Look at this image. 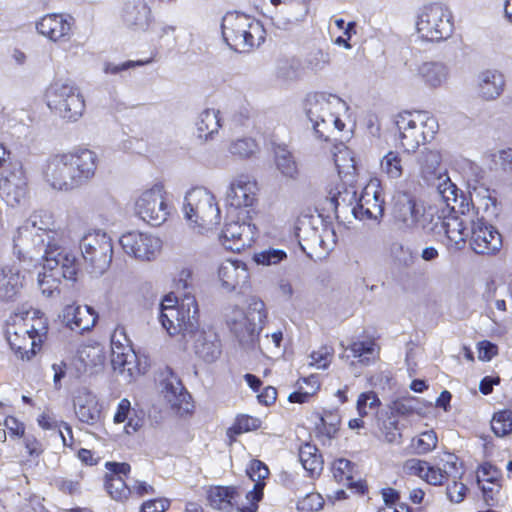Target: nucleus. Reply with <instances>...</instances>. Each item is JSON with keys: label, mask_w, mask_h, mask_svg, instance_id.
<instances>
[{"label": "nucleus", "mask_w": 512, "mask_h": 512, "mask_svg": "<svg viewBox=\"0 0 512 512\" xmlns=\"http://www.w3.org/2000/svg\"><path fill=\"white\" fill-rule=\"evenodd\" d=\"M59 232L53 216L45 210L33 212L12 236V252L19 262L43 258L38 284L48 297L58 290L61 279L74 280L78 271L76 256L57 244Z\"/></svg>", "instance_id": "obj_1"}, {"label": "nucleus", "mask_w": 512, "mask_h": 512, "mask_svg": "<svg viewBox=\"0 0 512 512\" xmlns=\"http://www.w3.org/2000/svg\"><path fill=\"white\" fill-rule=\"evenodd\" d=\"M97 166V154L82 148L50 156L42 174L51 189L69 192L89 182L94 177Z\"/></svg>", "instance_id": "obj_2"}, {"label": "nucleus", "mask_w": 512, "mask_h": 512, "mask_svg": "<svg viewBox=\"0 0 512 512\" xmlns=\"http://www.w3.org/2000/svg\"><path fill=\"white\" fill-rule=\"evenodd\" d=\"M47 333V318L39 310L29 309L10 317L5 336L16 357L29 361L41 350Z\"/></svg>", "instance_id": "obj_3"}, {"label": "nucleus", "mask_w": 512, "mask_h": 512, "mask_svg": "<svg viewBox=\"0 0 512 512\" xmlns=\"http://www.w3.org/2000/svg\"><path fill=\"white\" fill-rule=\"evenodd\" d=\"M303 108L319 137L328 139L333 132H341L346 126L349 106L336 94L310 93L304 100Z\"/></svg>", "instance_id": "obj_4"}, {"label": "nucleus", "mask_w": 512, "mask_h": 512, "mask_svg": "<svg viewBox=\"0 0 512 512\" xmlns=\"http://www.w3.org/2000/svg\"><path fill=\"white\" fill-rule=\"evenodd\" d=\"M182 210L189 228L197 234H208L221 222L216 197L203 187L192 188L186 193Z\"/></svg>", "instance_id": "obj_5"}, {"label": "nucleus", "mask_w": 512, "mask_h": 512, "mask_svg": "<svg viewBox=\"0 0 512 512\" xmlns=\"http://www.w3.org/2000/svg\"><path fill=\"white\" fill-rule=\"evenodd\" d=\"M221 29L224 41L237 52H249L265 40V29L260 21L243 13H227Z\"/></svg>", "instance_id": "obj_6"}, {"label": "nucleus", "mask_w": 512, "mask_h": 512, "mask_svg": "<svg viewBox=\"0 0 512 512\" xmlns=\"http://www.w3.org/2000/svg\"><path fill=\"white\" fill-rule=\"evenodd\" d=\"M266 317L264 302L257 297H250L246 309L238 306L230 308L226 314V322L242 345H252L262 330Z\"/></svg>", "instance_id": "obj_7"}, {"label": "nucleus", "mask_w": 512, "mask_h": 512, "mask_svg": "<svg viewBox=\"0 0 512 512\" xmlns=\"http://www.w3.org/2000/svg\"><path fill=\"white\" fill-rule=\"evenodd\" d=\"M48 108L66 122L78 121L85 111V100L74 84L56 80L45 91Z\"/></svg>", "instance_id": "obj_8"}, {"label": "nucleus", "mask_w": 512, "mask_h": 512, "mask_svg": "<svg viewBox=\"0 0 512 512\" xmlns=\"http://www.w3.org/2000/svg\"><path fill=\"white\" fill-rule=\"evenodd\" d=\"M402 149L414 155L421 144L433 138L438 130L436 119L426 112H403L397 116Z\"/></svg>", "instance_id": "obj_9"}, {"label": "nucleus", "mask_w": 512, "mask_h": 512, "mask_svg": "<svg viewBox=\"0 0 512 512\" xmlns=\"http://www.w3.org/2000/svg\"><path fill=\"white\" fill-rule=\"evenodd\" d=\"M419 164V174L428 185L437 189L438 195L449 207L456 202V186L451 182L446 169L442 165V156L435 150H425L415 158Z\"/></svg>", "instance_id": "obj_10"}, {"label": "nucleus", "mask_w": 512, "mask_h": 512, "mask_svg": "<svg viewBox=\"0 0 512 512\" xmlns=\"http://www.w3.org/2000/svg\"><path fill=\"white\" fill-rule=\"evenodd\" d=\"M451 12L441 4H429L419 9L416 31L420 38L427 41H442L453 33Z\"/></svg>", "instance_id": "obj_11"}, {"label": "nucleus", "mask_w": 512, "mask_h": 512, "mask_svg": "<svg viewBox=\"0 0 512 512\" xmlns=\"http://www.w3.org/2000/svg\"><path fill=\"white\" fill-rule=\"evenodd\" d=\"M134 212L137 217L151 226L162 225L171 213L164 185L156 183L141 190L135 197Z\"/></svg>", "instance_id": "obj_12"}, {"label": "nucleus", "mask_w": 512, "mask_h": 512, "mask_svg": "<svg viewBox=\"0 0 512 512\" xmlns=\"http://www.w3.org/2000/svg\"><path fill=\"white\" fill-rule=\"evenodd\" d=\"M199 318L198 304L194 296L186 294L178 305V309H164L159 312L158 320L162 328L170 335L176 336L182 333L186 335L193 331Z\"/></svg>", "instance_id": "obj_13"}, {"label": "nucleus", "mask_w": 512, "mask_h": 512, "mask_svg": "<svg viewBox=\"0 0 512 512\" xmlns=\"http://www.w3.org/2000/svg\"><path fill=\"white\" fill-rule=\"evenodd\" d=\"M80 248L94 273L103 274L108 269L113 257V245L106 232L100 229L88 231L81 239Z\"/></svg>", "instance_id": "obj_14"}, {"label": "nucleus", "mask_w": 512, "mask_h": 512, "mask_svg": "<svg viewBox=\"0 0 512 512\" xmlns=\"http://www.w3.org/2000/svg\"><path fill=\"white\" fill-rule=\"evenodd\" d=\"M472 226L470 228L469 245L479 255H496L500 252L503 241L502 235L477 208Z\"/></svg>", "instance_id": "obj_15"}, {"label": "nucleus", "mask_w": 512, "mask_h": 512, "mask_svg": "<svg viewBox=\"0 0 512 512\" xmlns=\"http://www.w3.org/2000/svg\"><path fill=\"white\" fill-rule=\"evenodd\" d=\"M119 244L126 255L143 262L154 260L162 248L159 237L139 230L123 233L119 238Z\"/></svg>", "instance_id": "obj_16"}, {"label": "nucleus", "mask_w": 512, "mask_h": 512, "mask_svg": "<svg viewBox=\"0 0 512 512\" xmlns=\"http://www.w3.org/2000/svg\"><path fill=\"white\" fill-rule=\"evenodd\" d=\"M383 204L379 181L374 179L363 188L360 196L356 198L352 213L360 221L378 222L384 213Z\"/></svg>", "instance_id": "obj_17"}, {"label": "nucleus", "mask_w": 512, "mask_h": 512, "mask_svg": "<svg viewBox=\"0 0 512 512\" xmlns=\"http://www.w3.org/2000/svg\"><path fill=\"white\" fill-rule=\"evenodd\" d=\"M75 18L68 13H48L35 24L37 32L53 42L70 40L75 28Z\"/></svg>", "instance_id": "obj_18"}, {"label": "nucleus", "mask_w": 512, "mask_h": 512, "mask_svg": "<svg viewBox=\"0 0 512 512\" xmlns=\"http://www.w3.org/2000/svg\"><path fill=\"white\" fill-rule=\"evenodd\" d=\"M186 341L193 343L195 354L205 362L217 360L221 354V344L217 333L209 326L201 327L197 321L193 331L186 335Z\"/></svg>", "instance_id": "obj_19"}, {"label": "nucleus", "mask_w": 512, "mask_h": 512, "mask_svg": "<svg viewBox=\"0 0 512 512\" xmlns=\"http://www.w3.org/2000/svg\"><path fill=\"white\" fill-rule=\"evenodd\" d=\"M393 215L406 228L425 226L424 209L409 193L396 191L393 196Z\"/></svg>", "instance_id": "obj_20"}, {"label": "nucleus", "mask_w": 512, "mask_h": 512, "mask_svg": "<svg viewBox=\"0 0 512 512\" xmlns=\"http://www.w3.org/2000/svg\"><path fill=\"white\" fill-rule=\"evenodd\" d=\"M257 228L248 222L226 223L222 230L220 241L231 251L241 252L250 247L256 240Z\"/></svg>", "instance_id": "obj_21"}, {"label": "nucleus", "mask_w": 512, "mask_h": 512, "mask_svg": "<svg viewBox=\"0 0 512 512\" xmlns=\"http://www.w3.org/2000/svg\"><path fill=\"white\" fill-rule=\"evenodd\" d=\"M162 377L163 398L177 413L183 415L190 412L192 409L190 395L185 391L179 378L169 368L162 373Z\"/></svg>", "instance_id": "obj_22"}, {"label": "nucleus", "mask_w": 512, "mask_h": 512, "mask_svg": "<svg viewBox=\"0 0 512 512\" xmlns=\"http://www.w3.org/2000/svg\"><path fill=\"white\" fill-rule=\"evenodd\" d=\"M25 285V274L15 262L0 266V301H16Z\"/></svg>", "instance_id": "obj_23"}, {"label": "nucleus", "mask_w": 512, "mask_h": 512, "mask_svg": "<svg viewBox=\"0 0 512 512\" xmlns=\"http://www.w3.org/2000/svg\"><path fill=\"white\" fill-rule=\"evenodd\" d=\"M124 24L134 31H148L154 22L152 9L145 0H131L124 4L121 12Z\"/></svg>", "instance_id": "obj_24"}, {"label": "nucleus", "mask_w": 512, "mask_h": 512, "mask_svg": "<svg viewBox=\"0 0 512 512\" xmlns=\"http://www.w3.org/2000/svg\"><path fill=\"white\" fill-rule=\"evenodd\" d=\"M414 155L403 149L390 150L380 160V171L390 180H398L404 175H413Z\"/></svg>", "instance_id": "obj_25"}, {"label": "nucleus", "mask_w": 512, "mask_h": 512, "mask_svg": "<svg viewBox=\"0 0 512 512\" xmlns=\"http://www.w3.org/2000/svg\"><path fill=\"white\" fill-rule=\"evenodd\" d=\"M476 210L474 207L462 212L460 216H448L441 221V228L449 242L454 245L464 244L470 238V228Z\"/></svg>", "instance_id": "obj_26"}, {"label": "nucleus", "mask_w": 512, "mask_h": 512, "mask_svg": "<svg viewBox=\"0 0 512 512\" xmlns=\"http://www.w3.org/2000/svg\"><path fill=\"white\" fill-rule=\"evenodd\" d=\"M218 279L223 288L232 291L248 285L250 273L247 265L240 260H226L217 271Z\"/></svg>", "instance_id": "obj_27"}, {"label": "nucleus", "mask_w": 512, "mask_h": 512, "mask_svg": "<svg viewBox=\"0 0 512 512\" xmlns=\"http://www.w3.org/2000/svg\"><path fill=\"white\" fill-rule=\"evenodd\" d=\"M506 77L497 69H486L477 75L476 91L483 101H495L505 91Z\"/></svg>", "instance_id": "obj_28"}, {"label": "nucleus", "mask_w": 512, "mask_h": 512, "mask_svg": "<svg viewBox=\"0 0 512 512\" xmlns=\"http://www.w3.org/2000/svg\"><path fill=\"white\" fill-rule=\"evenodd\" d=\"M256 182L246 177H239L231 182L226 191L225 202L234 208L252 206L256 200Z\"/></svg>", "instance_id": "obj_29"}, {"label": "nucleus", "mask_w": 512, "mask_h": 512, "mask_svg": "<svg viewBox=\"0 0 512 512\" xmlns=\"http://www.w3.org/2000/svg\"><path fill=\"white\" fill-rule=\"evenodd\" d=\"M403 472L406 475L417 476L426 483L434 486L442 485L451 476L446 470L434 467L427 461L411 458L404 462Z\"/></svg>", "instance_id": "obj_30"}, {"label": "nucleus", "mask_w": 512, "mask_h": 512, "mask_svg": "<svg viewBox=\"0 0 512 512\" xmlns=\"http://www.w3.org/2000/svg\"><path fill=\"white\" fill-rule=\"evenodd\" d=\"M77 418L88 425H95L101 418V407L97 397L87 389H79L73 399Z\"/></svg>", "instance_id": "obj_31"}, {"label": "nucleus", "mask_w": 512, "mask_h": 512, "mask_svg": "<svg viewBox=\"0 0 512 512\" xmlns=\"http://www.w3.org/2000/svg\"><path fill=\"white\" fill-rule=\"evenodd\" d=\"M63 321L71 330L83 332L95 325L97 314L87 305H67L63 310Z\"/></svg>", "instance_id": "obj_32"}, {"label": "nucleus", "mask_w": 512, "mask_h": 512, "mask_svg": "<svg viewBox=\"0 0 512 512\" xmlns=\"http://www.w3.org/2000/svg\"><path fill=\"white\" fill-rule=\"evenodd\" d=\"M477 482L483 492L486 504L495 505L501 489L498 470L488 464L481 466L477 472Z\"/></svg>", "instance_id": "obj_33"}, {"label": "nucleus", "mask_w": 512, "mask_h": 512, "mask_svg": "<svg viewBox=\"0 0 512 512\" xmlns=\"http://www.w3.org/2000/svg\"><path fill=\"white\" fill-rule=\"evenodd\" d=\"M417 76L426 87L437 89L447 83L449 68L442 62H424L417 67Z\"/></svg>", "instance_id": "obj_34"}, {"label": "nucleus", "mask_w": 512, "mask_h": 512, "mask_svg": "<svg viewBox=\"0 0 512 512\" xmlns=\"http://www.w3.org/2000/svg\"><path fill=\"white\" fill-rule=\"evenodd\" d=\"M247 474L255 482L253 490L246 494V498L251 502L248 510L249 512H254L257 508V502L261 500L263 495L264 483L262 480L267 478L269 470L263 462L253 460L247 469Z\"/></svg>", "instance_id": "obj_35"}, {"label": "nucleus", "mask_w": 512, "mask_h": 512, "mask_svg": "<svg viewBox=\"0 0 512 512\" xmlns=\"http://www.w3.org/2000/svg\"><path fill=\"white\" fill-rule=\"evenodd\" d=\"M240 492L235 487H211L208 491V501L210 505L219 510H226L237 506L242 512H249V507L240 508L237 502Z\"/></svg>", "instance_id": "obj_36"}, {"label": "nucleus", "mask_w": 512, "mask_h": 512, "mask_svg": "<svg viewBox=\"0 0 512 512\" xmlns=\"http://www.w3.org/2000/svg\"><path fill=\"white\" fill-rule=\"evenodd\" d=\"M274 164L278 173L286 180H297L300 169L294 155L285 147H277L274 152Z\"/></svg>", "instance_id": "obj_37"}, {"label": "nucleus", "mask_w": 512, "mask_h": 512, "mask_svg": "<svg viewBox=\"0 0 512 512\" xmlns=\"http://www.w3.org/2000/svg\"><path fill=\"white\" fill-rule=\"evenodd\" d=\"M111 363L114 370H119L121 373L126 371L131 377L140 372L137 366V355L131 345L112 350Z\"/></svg>", "instance_id": "obj_38"}, {"label": "nucleus", "mask_w": 512, "mask_h": 512, "mask_svg": "<svg viewBox=\"0 0 512 512\" xmlns=\"http://www.w3.org/2000/svg\"><path fill=\"white\" fill-rule=\"evenodd\" d=\"M197 131L200 138L208 139L221 128L220 111L216 109H205L202 111L196 122Z\"/></svg>", "instance_id": "obj_39"}, {"label": "nucleus", "mask_w": 512, "mask_h": 512, "mask_svg": "<svg viewBox=\"0 0 512 512\" xmlns=\"http://www.w3.org/2000/svg\"><path fill=\"white\" fill-rule=\"evenodd\" d=\"M347 349L363 365L375 362L379 355V347L373 339L353 341Z\"/></svg>", "instance_id": "obj_40"}, {"label": "nucleus", "mask_w": 512, "mask_h": 512, "mask_svg": "<svg viewBox=\"0 0 512 512\" xmlns=\"http://www.w3.org/2000/svg\"><path fill=\"white\" fill-rule=\"evenodd\" d=\"M317 451V448L309 443L303 445L299 450L300 462L312 477L320 475L323 470V460Z\"/></svg>", "instance_id": "obj_41"}, {"label": "nucleus", "mask_w": 512, "mask_h": 512, "mask_svg": "<svg viewBox=\"0 0 512 512\" xmlns=\"http://www.w3.org/2000/svg\"><path fill=\"white\" fill-rule=\"evenodd\" d=\"M389 409L394 417H409L414 414H422L419 398L409 395L393 400L389 405Z\"/></svg>", "instance_id": "obj_42"}, {"label": "nucleus", "mask_w": 512, "mask_h": 512, "mask_svg": "<svg viewBox=\"0 0 512 512\" xmlns=\"http://www.w3.org/2000/svg\"><path fill=\"white\" fill-rule=\"evenodd\" d=\"M340 418L338 414L332 412H325L319 416L316 423L317 437L321 438L323 443L333 439L339 429Z\"/></svg>", "instance_id": "obj_43"}, {"label": "nucleus", "mask_w": 512, "mask_h": 512, "mask_svg": "<svg viewBox=\"0 0 512 512\" xmlns=\"http://www.w3.org/2000/svg\"><path fill=\"white\" fill-rule=\"evenodd\" d=\"M105 487L109 495L116 501H125L131 494L130 487L119 475H107Z\"/></svg>", "instance_id": "obj_44"}, {"label": "nucleus", "mask_w": 512, "mask_h": 512, "mask_svg": "<svg viewBox=\"0 0 512 512\" xmlns=\"http://www.w3.org/2000/svg\"><path fill=\"white\" fill-rule=\"evenodd\" d=\"M252 259L257 265L275 266L287 259V253L283 249L270 247L254 253Z\"/></svg>", "instance_id": "obj_45"}, {"label": "nucleus", "mask_w": 512, "mask_h": 512, "mask_svg": "<svg viewBox=\"0 0 512 512\" xmlns=\"http://www.w3.org/2000/svg\"><path fill=\"white\" fill-rule=\"evenodd\" d=\"M334 163L339 176H353L356 174V164L352 152L347 149H341L334 155Z\"/></svg>", "instance_id": "obj_46"}, {"label": "nucleus", "mask_w": 512, "mask_h": 512, "mask_svg": "<svg viewBox=\"0 0 512 512\" xmlns=\"http://www.w3.org/2000/svg\"><path fill=\"white\" fill-rule=\"evenodd\" d=\"M3 198L8 206L17 207L24 205L28 199V187H17L11 185L1 186Z\"/></svg>", "instance_id": "obj_47"}, {"label": "nucleus", "mask_w": 512, "mask_h": 512, "mask_svg": "<svg viewBox=\"0 0 512 512\" xmlns=\"http://www.w3.org/2000/svg\"><path fill=\"white\" fill-rule=\"evenodd\" d=\"M353 464L351 461L340 458L333 462L332 473L335 480L348 486L353 485Z\"/></svg>", "instance_id": "obj_48"}, {"label": "nucleus", "mask_w": 512, "mask_h": 512, "mask_svg": "<svg viewBox=\"0 0 512 512\" xmlns=\"http://www.w3.org/2000/svg\"><path fill=\"white\" fill-rule=\"evenodd\" d=\"M491 428L495 435L503 437L512 431V411L502 410L493 415Z\"/></svg>", "instance_id": "obj_49"}, {"label": "nucleus", "mask_w": 512, "mask_h": 512, "mask_svg": "<svg viewBox=\"0 0 512 512\" xmlns=\"http://www.w3.org/2000/svg\"><path fill=\"white\" fill-rule=\"evenodd\" d=\"M2 185L28 187V176L22 163L15 162L10 165V169L4 176Z\"/></svg>", "instance_id": "obj_50"}, {"label": "nucleus", "mask_w": 512, "mask_h": 512, "mask_svg": "<svg viewBox=\"0 0 512 512\" xmlns=\"http://www.w3.org/2000/svg\"><path fill=\"white\" fill-rule=\"evenodd\" d=\"M356 192L352 189L344 188L340 190H331L329 192L328 200L333 209L337 210L340 206H354L356 204Z\"/></svg>", "instance_id": "obj_51"}, {"label": "nucleus", "mask_w": 512, "mask_h": 512, "mask_svg": "<svg viewBox=\"0 0 512 512\" xmlns=\"http://www.w3.org/2000/svg\"><path fill=\"white\" fill-rule=\"evenodd\" d=\"M437 443L438 438L433 430L422 432L412 440V446L418 454L431 452L436 448Z\"/></svg>", "instance_id": "obj_52"}, {"label": "nucleus", "mask_w": 512, "mask_h": 512, "mask_svg": "<svg viewBox=\"0 0 512 512\" xmlns=\"http://www.w3.org/2000/svg\"><path fill=\"white\" fill-rule=\"evenodd\" d=\"M258 150V144L250 137H243L234 140L229 147V151L236 156L245 158L253 155Z\"/></svg>", "instance_id": "obj_53"}, {"label": "nucleus", "mask_w": 512, "mask_h": 512, "mask_svg": "<svg viewBox=\"0 0 512 512\" xmlns=\"http://www.w3.org/2000/svg\"><path fill=\"white\" fill-rule=\"evenodd\" d=\"M333 23L336 26L337 29H342L345 27V31L343 32V35L338 36L334 43L338 46L344 47L347 50H350L352 48L349 40L351 37L356 34V23L354 21L346 22L342 18H335L333 19Z\"/></svg>", "instance_id": "obj_54"}, {"label": "nucleus", "mask_w": 512, "mask_h": 512, "mask_svg": "<svg viewBox=\"0 0 512 512\" xmlns=\"http://www.w3.org/2000/svg\"><path fill=\"white\" fill-rule=\"evenodd\" d=\"M329 63V53L323 50H316L307 56L305 67L311 72L317 73L324 70L329 65Z\"/></svg>", "instance_id": "obj_55"}, {"label": "nucleus", "mask_w": 512, "mask_h": 512, "mask_svg": "<svg viewBox=\"0 0 512 512\" xmlns=\"http://www.w3.org/2000/svg\"><path fill=\"white\" fill-rule=\"evenodd\" d=\"M380 405V399L373 391L361 393L358 396L356 408L359 416L364 417L369 411L376 409Z\"/></svg>", "instance_id": "obj_56"}, {"label": "nucleus", "mask_w": 512, "mask_h": 512, "mask_svg": "<svg viewBox=\"0 0 512 512\" xmlns=\"http://www.w3.org/2000/svg\"><path fill=\"white\" fill-rule=\"evenodd\" d=\"M324 505V499L317 492L307 493L297 501V510L299 512H313L320 510Z\"/></svg>", "instance_id": "obj_57"}, {"label": "nucleus", "mask_w": 512, "mask_h": 512, "mask_svg": "<svg viewBox=\"0 0 512 512\" xmlns=\"http://www.w3.org/2000/svg\"><path fill=\"white\" fill-rule=\"evenodd\" d=\"M261 420L259 418L249 415L237 416L235 423L230 428L235 434L239 435L242 433L250 432L260 428Z\"/></svg>", "instance_id": "obj_58"}, {"label": "nucleus", "mask_w": 512, "mask_h": 512, "mask_svg": "<svg viewBox=\"0 0 512 512\" xmlns=\"http://www.w3.org/2000/svg\"><path fill=\"white\" fill-rule=\"evenodd\" d=\"M333 358V349L329 346H322L310 354L309 365L317 369H326Z\"/></svg>", "instance_id": "obj_59"}, {"label": "nucleus", "mask_w": 512, "mask_h": 512, "mask_svg": "<svg viewBox=\"0 0 512 512\" xmlns=\"http://www.w3.org/2000/svg\"><path fill=\"white\" fill-rule=\"evenodd\" d=\"M453 483L447 486L446 493L449 500L453 503H460L464 500L467 492V487L462 482H457V478H461V473L456 471L452 476Z\"/></svg>", "instance_id": "obj_60"}, {"label": "nucleus", "mask_w": 512, "mask_h": 512, "mask_svg": "<svg viewBox=\"0 0 512 512\" xmlns=\"http://www.w3.org/2000/svg\"><path fill=\"white\" fill-rule=\"evenodd\" d=\"M304 382L307 384H311V390L310 391H296V392L291 393L288 397V400L290 402L305 403L320 387L318 379L315 376L305 378Z\"/></svg>", "instance_id": "obj_61"}, {"label": "nucleus", "mask_w": 512, "mask_h": 512, "mask_svg": "<svg viewBox=\"0 0 512 512\" xmlns=\"http://www.w3.org/2000/svg\"><path fill=\"white\" fill-rule=\"evenodd\" d=\"M150 62H151V59H148L145 61H142V60L131 61L130 60V61L123 62L121 64H114V63L106 62L104 64L103 70L106 74H117L121 71H125V70H128V69L136 67V66H143V65L149 64Z\"/></svg>", "instance_id": "obj_62"}, {"label": "nucleus", "mask_w": 512, "mask_h": 512, "mask_svg": "<svg viewBox=\"0 0 512 512\" xmlns=\"http://www.w3.org/2000/svg\"><path fill=\"white\" fill-rule=\"evenodd\" d=\"M384 438L388 443L391 444H400L402 435L399 431L397 421H390L388 424L384 425L383 428Z\"/></svg>", "instance_id": "obj_63"}, {"label": "nucleus", "mask_w": 512, "mask_h": 512, "mask_svg": "<svg viewBox=\"0 0 512 512\" xmlns=\"http://www.w3.org/2000/svg\"><path fill=\"white\" fill-rule=\"evenodd\" d=\"M169 507L166 499H153L142 504L141 512H165Z\"/></svg>", "instance_id": "obj_64"}]
</instances>
